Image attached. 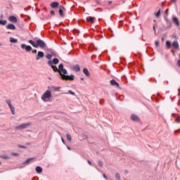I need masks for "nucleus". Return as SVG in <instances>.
Returning a JSON list of instances; mask_svg holds the SVG:
<instances>
[{
	"instance_id": "obj_9",
	"label": "nucleus",
	"mask_w": 180,
	"mask_h": 180,
	"mask_svg": "<svg viewBox=\"0 0 180 180\" xmlns=\"http://www.w3.org/2000/svg\"><path fill=\"white\" fill-rule=\"evenodd\" d=\"M64 11H65V8H64V6H59V15L61 18H64Z\"/></svg>"
},
{
	"instance_id": "obj_27",
	"label": "nucleus",
	"mask_w": 180,
	"mask_h": 180,
	"mask_svg": "<svg viewBox=\"0 0 180 180\" xmlns=\"http://www.w3.org/2000/svg\"><path fill=\"white\" fill-rule=\"evenodd\" d=\"M115 178L117 180H120V174L119 173L115 174Z\"/></svg>"
},
{
	"instance_id": "obj_46",
	"label": "nucleus",
	"mask_w": 180,
	"mask_h": 180,
	"mask_svg": "<svg viewBox=\"0 0 180 180\" xmlns=\"http://www.w3.org/2000/svg\"><path fill=\"white\" fill-rule=\"evenodd\" d=\"M2 46V43L0 42V47Z\"/></svg>"
},
{
	"instance_id": "obj_29",
	"label": "nucleus",
	"mask_w": 180,
	"mask_h": 180,
	"mask_svg": "<svg viewBox=\"0 0 180 180\" xmlns=\"http://www.w3.org/2000/svg\"><path fill=\"white\" fill-rule=\"evenodd\" d=\"M98 165H99L100 167H103V162L101 160H99V161H98Z\"/></svg>"
},
{
	"instance_id": "obj_20",
	"label": "nucleus",
	"mask_w": 180,
	"mask_h": 180,
	"mask_svg": "<svg viewBox=\"0 0 180 180\" xmlns=\"http://www.w3.org/2000/svg\"><path fill=\"white\" fill-rule=\"evenodd\" d=\"M73 70L76 71V72H79L81 71V68L79 67V65H76L73 67Z\"/></svg>"
},
{
	"instance_id": "obj_14",
	"label": "nucleus",
	"mask_w": 180,
	"mask_h": 180,
	"mask_svg": "<svg viewBox=\"0 0 180 180\" xmlns=\"http://www.w3.org/2000/svg\"><path fill=\"white\" fill-rule=\"evenodd\" d=\"M59 4L57 1H53L51 4V8H53V9H56L58 8Z\"/></svg>"
},
{
	"instance_id": "obj_28",
	"label": "nucleus",
	"mask_w": 180,
	"mask_h": 180,
	"mask_svg": "<svg viewBox=\"0 0 180 180\" xmlns=\"http://www.w3.org/2000/svg\"><path fill=\"white\" fill-rule=\"evenodd\" d=\"M51 54H48L46 56V58H47V60H51Z\"/></svg>"
},
{
	"instance_id": "obj_49",
	"label": "nucleus",
	"mask_w": 180,
	"mask_h": 180,
	"mask_svg": "<svg viewBox=\"0 0 180 180\" xmlns=\"http://www.w3.org/2000/svg\"><path fill=\"white\" fill-rule=\"evenodd\" d=\"M176 131H175V133H176Z\"/></svg>"
},
{
	"instance_id": "obj_45",
	"label": "nucleus",
	"mask_w": 180,
	"mask_h": 180,
	"mask_svg": "<svg viewBox=\"0 0 180 180\" xmlns=\"http://www.w3.org/2000/svg\"><path fill=\"white\" fill-rule=\"evenodd\" d=\"M108 4H109V5H110V4H112V1H109Z\"/></svg>"
},
{
	"instance_id": "obj_37",
	"label": "nucleus",
	"mask_w": 180,
	"mask_h": 180,
	"mask_svg": "<svg viewBox=\"0 0 180 180\" xmlns=\"http://www.w3.org/2000/svg\"><path fill=\"white\" fill-rule=\"evenodd\" d=\"M155 16H156V18H158V11L155 12Z\"/></svg>"
},
{
	"instance_id": "obj_42",
	"label": "nucleus",
	"mask_w": 180,
	"mask_h": 180,
	"mask_svg": "<svg viewBox=\"0 0 180 180\" xmlns=\"http://www.w3.org/2000/svg\"><path fill=\"white\" fill-rule=\"evenodd\" d=\"M62 142L63 143V144H65V142L64 141V139L62 138Z\"/></svg>"
},
{
	"instance_id": "obj_48",
	"label": "nucleus",
	"mask_w": 180,
	"mask_h": 180,
	"mask_svg": "<svg viewBox=\"0 0 180 180\" xmlns=\"http://www.w3.org/2000/svg\"><path fill=\"white\" fill-rule=\"evenodd\" d=\"M173 52L174 54H175V52L174 51V50L172 51Z\"/></svg>"
},
{
	"instance_id": "obj_33",
	"label": "nucleus",
	"mask_w": 180,
	"mask_h": 180,
	"mask_svg": "<svg viewBox=\"0 0 180 180\" xmlns=\"http://www.w3.org/2000/svg\"><path fill=\"white\" fill-rule=\"evenodd\" d=\"M176 122L177 123H180V117H178L176 119Z\"/></svg>"
},
{
	"instance_id": "obj_7",
	"label": "nucleus",
	"mask_w": 180,
	"mask_h": 180,
	"mask_svg": "<svg viewBox=\"0 0 180 180\" xmlns=\"http://www.w3.org/2000/svg\"><path fill=\"white\" fill-rule=\"evenodd\" d=\"M6 103H7V105H8V106L12 112V115H15V107L13 105H12L11 100H6Z\"/></svg>"
},
{
	"instance_id": "obj_12",
	"label": "nucleus",
	"mask_w": 180,
	"mask_h": 180,
	"mask_svg": "<svg viewBox=\"0 0 180 180\" xmlns=\"http://www.w3.org/2000/svg\"><path fill=\"white\" fill-rule=\"evenodd\" d=\"M6 29L8 30H16V27L13 24H8L6 26Z\"/></svg>"
},
{
	"instance_id": "obj_6",
	"label": "nucleus",
	"mask_w": 180,
	"mask_h": 180,
	"mask_svg": "<svg viewBox=\"0 0 180 180\" xmlns=\"http://www.w3.org/2000/svg\"><path fill=\"white\" fill-rule=\"evenodd\" d=\"M29 126H32V123L27 122V123H25V124H22L19 126H17L15 127V129L17 130H23V129H27V127H29Z\"/></svg>"
},
{
	"instance_id": "obj_15",
	"label": "nucleus",
	"mask_w": 180,
	"mask_h": 180,
	"mask_svg": "<svg viewBox=\"0 0 180 180\" xmlns=\"http://www.w3.org/2000/svg\"><path fill=\"white\" fill-rule=\"evenodd\" d=\"M8 20L10 22H13V23H16V22H18V19L16 18V17L11 15L8 18Z\"/></svg>"
},
{
	"instance_id": "obj_4",
	"label": "nucleus",
	"mask_w": 180,
	"mask_h": 180,
	"mask_svg": "<svg viewBox=\"0 0 180 180\" xmlns=\"http://www.w3.org/2000/svg\"><path fill=\"white\" fill-rule=\"evenodd\" d=\"M50 98H51V91L49 90L46 91L41 96V99H42L44 102H49Z\"/></svg>"
},
{
	"instance_id": "obj_30",
	"label": "nucleus",
	"mask_w": 180,
	"mask_h": 180,
	"mask_svg": "<svg viewBox=\"0 0 180 180\" xmlns=\"http://www.w3.org/2000/svg\"><path fill=\"white\" fill-rule=\"evenodd\" d=\"M11 155H14L15 157H18V156H19V153H12Z\"/></svg>"
},
{
	"instance_id": "obj_5",
	"label": "nucleus",
	"mask_w": 180,
	"mask_h": 180,
	"mask_svg": "<svg viewBox=\"0 0 180 180\" xmlns=\"http://www.w3.org/2000/svg\"><path fill=\"white\" fill-rule=\"evenodd\" d=\"M174 47L176 50L179 49V44L178 43V41H173L172 44H171V41H166V47L167 49H171V46Z\"/></svg>"
},
{
	"instance_id": "obj_43",
	"label": "nucleus",
	"mask_w": 180,
	"mask_h": 180,
	"mask_svg": "<svg viewBox=\"0 0 180 180\" xmlns=\"http://www.w3.org/2000/svg\"><path fill=\"white\" fill-rule=\"evenodd\" d=\"M68 150H71V148H70V146L67 147Z\"/></svg>"
},
{
	"instance_id": "obj_38",
	"label": "nucleus",
	"mask_w": 180,
	"mask_h": 180,
	"mask_svg": "<svg viewBox=\"0 0 180 180\" xmlns=\"http://www.w3.org/2000/svg\"><path fill=\"white\" fill-rule=\"evenodd\" d=\"M155 44L156 46V47H158V41H155Z\"/></svg>"
},
{
	"instance_id": "obj_40",
	"label": "nucleus",
	"mask_w": 180,
	"mask_h": 180,
	"mask_svg": "<svg viewBox=\"0 0 180 180\" xmlns=\"http://www.w3.org/2000/svg\"><path fill=\"white\" fill-rule=\"evenodd\" d=\"M103 176L104 179L108 180V176H106L105 175V174H103Z\"/></svg>"
},
{
	"instance_id": "obj_23",
	"label": "nucleus",
	"mask_w": 180,
	"mask_h": 180,
	"mask_svg": "<svg viewBox=\"0 0 180 180\" xmlns=\"http://www.w3.org/2000/svg\"><path fill=\"white\" fill-rule=\"evenodd\" d=\"M10 42L11 43H18V39H15V38H13V37H11L10 38Z\"/></svg>"
},
{
	"instance_id": "obj_16",
	"label": "nucleus",
	"mask_w": 180,
	"mask_h": 180,
	"mask_svg": "<svg viewBox=\"0 0 180 180\" xmlns=\"http://www.w3.org/2000/svg\"><path fill=\"white\" fill-rule=\"evenodd\" d=\"M86 20H87V22H89L90 23H95V18H94V17H91V16L87 17Z\"/></svg>"
},
{
	"instance_id": "obj_17",
	"label": "nucleus",
	"mask_w": 180,
	"mask_h": 180,
	"mask_svg": "<svg viewBox=\"0 0 180 180\" xmlns=\"http://www.w3.org/2000/svg\"><path fill=\"white\" fill-rule=\"evenodd\" d=\"M51 91H53L54 92H58V91H60V89H61V87H58V86H51Z\"/></svg>"
},
{
	"instance_id": "obj_31",
	"label": "nucleus",
	"mask_w": 180,
	"mask_h": 180,
	"mask_svg": "<svg viewBox=\"0 0 180 180\" xmlns=\"http://www.w3.org/2000/svg\"><path fill=\"white\" fill-rule=\"evenodd\" d=\"M68 94H70V95H75V93H74V91H72L70 90L68 91Z\"/></svg>"
},
{
	"instance_id": "obj_18",
	"label": "nucleus",
	"mask_w": 180,
	"mask_h": 180,
	"mask_svg": "<svg viewBox=\"0 0 180 180\" xmlns=\"http://www.w3.org/2000/svg\"><path fill=\"white\" fill-rule=\"evenodd\" d=\"M173 22L174 25H176V26H179V20L176 17H173Z\"/></svg>"
},
{
	"instance_id": "obj_19",
	"label": "nucleus",
	"mask_w": 180,
	"mask_h": 180,
	"mask_svg": "<svg viewBox=\"0 0 180 180\" xmlns=\"http://www.w3.org/2000/svg\"><path fill=\"white\" fill-rule=\"evenodd\" d=\"M35 171L37 172V174H41V172H43V169H41V167L37 166L35 169Z\"/></svg>"
},
{
	"instance_id": "obj_1",
	"label": "nucleus",
	"mask_w": 180,
	"mask_h": 180,
	"mask_svg": "<svg viewBox=\"0 0 180 180\" xmlns=\"http://www.w3.org/2000/svg\"><path fill=\"white\" fill-rule=\"evenodd\" d=\"M59 68V75L61 76L62 79L65 81H74L75 76L74 75H66L67 70L64 69V65L60 64Z\"/></svg>"
},
{
	"instance_id": "obj_3",
	"label": "nucleus",
	"mask_w": 180,
	"mask_h": 180,
	"mask_svg": "<svg viewBox=\"0 0 180 180\" xmlns=\"http://www.w3.org/2000/svg\"><path fill=\"white\" fill-rule=\"evenodd\" d=\"M59 63H60V60H58V58H55L52 60L48 61V65H49L52 68V70H53L54 72L60 73V67L58 66V68H57V66H56Z\"/></svg>"
},
{
	"instance_id": "obj_13",
	"label": "nucleus",
	"mask_w": 180,
	"mask_h": 180,
	"mask_svg": "<svg viewBox=\"0 0 180 180\" xmlns=\"http://www.w3.org/2000/svg\"><path fill=\"white\" fill-rule=\"evenodd\" d=\"M110 85L112 86H116V88H119L120 86L119 83H117V82H116L115 79L110 80Z\"/></svg>"
},
{
	"instance_id": "obj_8",
	"label": "nucleus",
	"mask_w": 180,
	"mask_h": 180,
	"mask_svg": "<svg viewBox=\"0 0 180 180\" xmlns=\"http://www.w3.org/2000/svg\"><path fill=\"white\" fill-rule=\"evenodd\" d=\"M21 49L22 50H25V51H32V46H29V45H26L25 44H21Z\"/></svg>"
},
{
	"instance_id": "obj_41",
	"label": "nucleus",
	"mask_w": 180,
	"mask_h": 180,
	"mask_svg": "<svg viewBox=\"0 0 180 180\" xmlns=\"http://www.w3.org/2000/svg\"><path fill=\"white\" fill-rule=\"evenodd\" d=\"M87 162L89 165H92V162L90 160H88Z\"/></svg>"
},
{
	"instance_id": "obj_21",
	"label": "nucleus",
	"mask_w": 180,
	"mask_h": 180,
	"mask_svg": "<svg viewBox=\"0 0 180 180\" xmlns=\"http://www.w3.org/2000/svg\"><path fill=\"white\" fill-rule=\"evenodd\" d=\"M83 72L86 75V77H89L91 75V74H89V71L86 68L83 69Z\"/></svg>"
},
{
	"instance_id": "obj_22",
	"label": "nucleus",
	"mask_w": 180,
	"mask_h": 180,
	"mask_svg": "<svg viewBox=\"0 0 180 180\" xmlns=\"http://www.w3.org/2000/svg\"><path fill=\"white\" fill-rule=\"evenodd\" d=\"M32 160H34V158H30L26 160L22 164H29L32 161Z\"/></svg>"
},
{
	"instance_id": "obj_47",
	"label": "nucleus",
	"mask_w": 180,
	"mask_h": 180,
	"mask_svg": "<svg viewBox=\"0 0 180 180\" xmlns=\"http://www.w3.org/2000/svg\"><path fill=\"white\" fill-rule=\"evenodd\" d=\"M160 10L158 11V15H160Z\"/></svg>"
},
{
	"instance_id": "obj_11",
	"label": "nucleus",
	"mask_w": 180,
	"mask_h": 180,
	"mask_svg": "<svg viewBox=\"0 0 180 180\" xmlns=\"http://www.w3.org/2000/svg\"><path fill=\"white\" fill-rule=\"evenodd\" d=\"M43 57H44V53L43 51H38L36 60H39L40 58H43Z\"/></svg>"
},
{
	"instance_id": "obj_44",
	"label": "nucleus",
	"mask_w": 180,
	"mask_h": 180,
	"mask_svg": "<svg viewBox=\"0 0 180 180\" xmlns=\"http://www.w3.org/2000/svg\"><path fill=\"white\" fill-rule=\"evenodd\" d=\"M80 79L81 81H84V77H82Z\"/></svg>"
},
{
	"instance_id": "obj_32",
	"label": "nucleus",
	"mask_w": 180,
	"mask_h": 180,
	"mask_svg": "<svg viewBox=\"0 0 180 180\" xmlns=\"http://www.w3.org/2000/svg\"><path fill=\"white\" fill-rule=\"evenodd\" d=\"M153 30L155 32V34H157V30H155V24L153 25Z\"/></svg>"
},
{
	"instance_id": "obj_36",
	"label": "nucleus",
	"mask_w": 180,
	"mask_h": 180,
	"mask_svg": "<svg viewBox=\"0 0 180 180\" xmlns=\"http://www.w3.org/2000/svg\"><path fill=\"white\" fill-rule=\"evenodd\" d=\"M172 4H176V0H170Z\"/></svg>"
},
{
	"instance_id": "obj_24",
	"label": "nucleus",
	"mask_w": 180,
	"mask_h": 180,
	"mask_svg": "<svg viewBox=\"0 0 180 180\" xmlns=\"http://www.w3.org/2000/svg\"><path fill=\"white\" fill-rule=\"evenodd\" d=\"M6 23H8V21H6V20H0V25H1L2 26H5V25H6Z\"/></svg>"
},
{
	"instance_id": "obj_2",
	"label": "nucleus",
	"mask_w": 180,
	"mask_h": 180,
	"mask_svg": "<svg viewBox=\"0 0 180 180\" xmlns=\"http://www.w3.org/2000/svg\"><path fill=\"white\" fill-rule=\"evenodd\" d=\"M28 43L31 44L34 49H44V50H47V44L41 39H37L36 42L33 41V40H29Z\"/></svg>"
},
{
	"instance_id": "obj_34",
	"label": "nucleus",
	"mask_w": 180,
	"mask_h": 180,
	"mask_svg": "<svg viewBox=\"0 0 180 180\" xmlns=\"http://www.w3.org/2000/svg\"><path fill=\"white\" fill-rule=\"evenodd\" d=\"M18 148H26V146H22V145H19V146H18Z\"/></svg>"
},
{
	"instance_id": "obj_10",
	"label": "nucleus",
	"mask_w": 180,
	"mask_h": 180,
	"mask_svg": "<svg viewBox=\"0 0 180 180\" xmlns=\"http://www.w3.org/2000/svg\"><path fill=\"white\" fill-rule=\"evenodd\" d=\"M131 120L133 121V122H140V118H139V116H137L135 114H132L131 115Z\"/></svg>"
},
{
	"instance_id": "obj_26",
	"label": "nucleus",
	"mask_w": 180,
	"mask_h": 180,
	"mask_svg": "<svg viewBox=\"0 0 180 180\" xmlns=\"http://www.w3.org/2000/svg\"><path fill=\"white\" fill-rule=\"evenodd\" d=\"M66 137H67L68 141H71V140H72L71 135L67 134Z\"/></svg>"
},
{
	"instance_id": "obj_25",
	"label": "nucleus",
	"mask_w": 180,
	"mask_h": 180,
	"mask_svg": "<svg viewBox=\"0 0 180 180\" xmlns=\"http://www.w3.org/2000/svg\"><path fill=\"white\" fill-rule=\"evenodd\" d=\"M1 158H3L4 160H9V156L7 155H0Z\"/></svg>"
},
{
	"instance_id": "obj_39",
	"label": "nucleus",
	"mask_w": 180,
	"mask_h": 180,
	"mask_svg": "<svg viewBox=\"0 0 180 180\" xmlns=\"http://www.w3.org/2000/svg\"><path fill=\"white\" fill-rule=\"evenodd\" d=\"M32 53L34 54H36V53H37V50H36V49L32 50Z\"/></svg>"
},
{
	"instance_id": "obj_35",
	"label": "nucleus",
	"mask_w": 180,
	"mask_h": 180,
	"mask_svg": "<svg viewBox=\"0 0 180 180\" xmlns=\"http://www.w3.org/2000/svg\"><path fill=\"white\" fill-rule=\"evenodd\" d=\"M50 15H51L52 16H54V15H55L54 11H51L50 12Z\"/></svg>"
}]
</instances>
